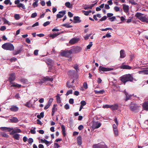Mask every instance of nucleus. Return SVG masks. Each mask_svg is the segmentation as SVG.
Listing matches in <instances>:
<instances>
[{
	"mask_svg": "<svg viewBox=\"0 0 148 148\" xmlns=\"http://www.w3.org/2000/svg\"><path fill=\"white\" fill-rule=\"evenodd\" d=\"M9 120L10 122L12 123H16L18 121V120L16 117H11Z\"/></svg>",
	"mask_w": 148,
	"mask_h": 148,
	"instance_id": "9b49d317",
	"label": "nucleus"
},
{
	"mask_svg": "<svg viewBox=\"0 0 148 148\" xmlns=\"http://www.w3.org/2000/svg\"><path fill=\"white\" fill-rule=\"evenodd\" d=\"M6 29V27L5 26H1L0 28V30L1 31H4Z\"/></svg>",
	"mask_w": 148,
	"mask_h": 148,
	"instance_id": "3c124183",
	"label": "nucleus"
},
{
	"mask_svg": "<svg viewBox=\"0 0 148 148\" xmlns=\"http://www.w3.org/2000/svg\"><path fill=\"white\" fill-rule=\"evenodd\" d=\"M14 97L15 98L18 99L20 98V97L19 95V94L18 93H16V95L14 96Z\"/></svg>",
	"mask_w": 148,
	"mask_h": 148,
	"instance_id": "69168bd1",
	"label": "nucleus"
},
{
	"mask_svg": "<svg viewBox=\"0 0 148 148\" xmlns=\"http://www.w3.org/2000/svg\"><path fill=\"white\" fill-rule=\"evenodd\" d=\"M12 132L10 133V134H14L17 133H20L21 132V130L20 129L18 128H15L12 130Z\"/></svg>",
	"mask_w": 148,
	"mask_h": 148,
	"instance_id": "9d476101",
	"label": "nucleus"
},
{
	"mask_svg": "<svg viewBox=\"0 0 148 148\" xmlns=\"http://www.w3.org/2000/svg\"><path fill=\"white\" fill-rule=\"evenodd\" d=\"M124 93L126 97L125 100L127 101L128 100L130 99V98L132 96V95H129L127 92L125 91V90L124 91Z\"/></svg>",
	"mask_w": 148,
	"mask_h": 148,
	"instance_id": "6ab92c4d",
	"label": "nucleus"
},
{
	"mask_svg": "<svg viewBox=\"0 0 148 148\" xmlns=\"http://www.w3.org/2000/svg\"><path fill=\"white\" fill-rule=\"evenodd\" d=\"M114 9L116 12H118L120 10V8L117 6H115L114 8Z\"/></svg>",
	"mask_w": 148,
	"mask_h": 148,
	"instance_id": "0e129e2a",
	"label": "nucleus"
},
{
	"mask_svg": "<svg viewBox=\"0 0 148 148\" xmlns=\"http://www.w3.org/2000/svg\"><path fill=\"white\" fill-rule=\"evenodd\" d=\"M44 112H42L40 113V114L38 115L37 116V117L39 119H41V118H42L44 117Z\"/></svg>",
	"mask_w": 148,
	"mask_h": 148,
	"instance_id": "f704fd0d",
	"label": "nucleus"
},
{
	"mask_svg": "<svg viewBox=\"0 0 148 148\" xmlns=\"http://www.w3.org/2000/svg\"><path fill=\"white\" fill-rule=\"evenodd\" d=\"M2 47L4 49L10 51H13L14 49V47L11 43H7L3 44Z\"/></svg>",
	"mask_w": 148,
	"mask_h": 148,
	"instance_id": "f03ea898",
	"label": "nucleus"
},
{
	"mask_svg": "<svg viewBox=\"0 0 148 148\" xmlns=\"http://www.w3.org/2000/svg\"><path fill=\"white\" fill-rule=\"evenodd\" d=\"M61 128L62 129V134L64 136H65L66 135V133L65 130V127L63 125H62Z\"/></svg>",
	"mask_w": 148,
	"mask_h": 148,
	"instance_id": "c756f323",
	"label": "nucleus"
},
{
	"mask_svg": "<svg viewBox=\"0 0 148 148\" xmlns=\"http://www.w3.org/2000/svg\"><path fill=\"white\" fill-rule=\"evenodd\" d=\"M53 80V77H50L48 76L44 77L42 78V80L45 82L47 81L52 82Z\"/></svg>",
	"mask_w": 148,
	"mask_h": 148,
	"instance_id": "2eb2a0df",
	"label": "nucleus"
},
{
	"mask_svg": "<svg viewBox=\"0 0 148 148\" xmlns=\"http://www.w3.org/2000/svg\"><path fill=\"white\" fill-rule=\"evenodd\" d=\"M129 106L130 110L133 111L136 110L139 107L138 105L134 103V102H132Z\"/></svg>",
	"mask_w": 148,
	"mask_h": 148,
	"instance_id": "7ed1b4c3",
	"label": "nucleus"
},
{
	"mask_svg": "<svg viewBox=\"0 0 148 148\" xmlns=\"http://www.w3.org/2000/svg\"><path fill=\"white\" fill-rule=\"evenodd\" d=\"M114 133L116 136H118L119 134V132L117 129L114 130Z\"/></svg>",
	"mask_w": 148,
	"mask_h": 148,
	"instance_id": "de8ad7c7",
	"label": "nucleus"
},
{
	"mask_svg": "<svg viewBox=\"0 0 148 148\" xmlns=\"http://www.w3.org/2000/svg\"><path fill=\"white\" fill-rule=\"evenodd\" d=\"M94 92H95V94H103L104 91L103 90H95Z\"/></svg>",
	"mask_w": 148,
	"mask_h": 148,
	"instance_id": "473e14b6",
	"label": "nucleus"
},
{
	"mask_svg": "<svg viewBox=\"0 0 148 148\" xmlns=\"http://www.w3.org/2000/svg\"><path fill=\"white\" fill-rule=\"evenodd\" d=\"M82 50V48L79 47H77L74 49V50L76 53L79 52Z\"/></svg>",
	"mask_w": 148,
	"mask_h": 148,
	"instance_id": "cd10ccee",
	"label": "nucleus"
},
{
	"mask_svg": "<svg viewBox=\"0 0 148 148\" xmlns=\"http://www.w3.org/2000/svg\"><path fill=\"white\" fill-rule=\"evenodd\" d=\"M134 0H129V2L131 3L132 5H136L137 4V2L138 0H136L135 1H134Z\"/></svg>",
	"mask_w": 148,
	"mask_h": 148,
	"instance_id": "7c9ffc66",
	"label": "nucleus"
},
{
	"mask_svg": "<svg viewBox=\"0 0 148 148\" xmlns=\"http://www.w3.org/2000/svg\"><path fill=\"white\" fill-rule=\"evenodd\" d=\"M10 110L13 112H16L18 110V107L15 106H12L10 108Z\"/></svg>",
	"mask_w": 148,
	"mask_h": 148,
	"instance_id": "aec40b11",
	"label": "nucleus"
},
{
	"mask_svg": "<svg viewBox=\"0 0 148 148\" xmlns=\"http://www.w3.org/2000/svg\"><path fill=\"white\" fill-rule=\"evenodd\" d=\"M140 21L143 22H146L148 23V17L146 15L144 16H143Z\"/></svg>",
	"mask_w": 148,
	"mask_h": 148,
	"instance_id": "b1692460",
	"label": "nucleus"
},
{
	"mask_svg": "<svg viewBox=\"0 0 148 148\" xmlns=\"http://www.w3.org/2000/svg\"><path fill=\"white\" fill-rule=\"evenodd\" d=\"M0 129L3 131L10 132L13 129V128L1 127H0Z\"/></svg>",
	"mask_w": 148,
	"mask_h": 148,
	"instance_id": "f8f14e48",
	"label": "nucleus"
},
{
	"mask_svg": "<svg viewBox=\"0 0 148 148\" xmlns=\"http://www.w3.org/2000/svg\"><path fill=\"white\" fill-rule=\"evenodd\" d=\"M103 108H110V105L107 104L104 105L103 106Z\"/></svg>",
	"mask_w": 148,
	"mask_h": 148,
	"instance_id": "6e6d98bb",
	"label": "nucleus"
},
{
	"mask_svg": "<svg viewBox=\"0 0 148 148\" xmlns=\"http://www.w3.org/2000/svg\"><path fill=\"white\" fill-rule=\"evenodd\" d=\"M40 3L41 4V5L42 6H44L45 5V2L43 0H42L40 2Z\"/></svg>",
	"mask_w": 148,
	"mask_h": 148,
	"instance_id": "338daca9",
	"label": "nucleus"
},
{
	"mask_svg": "<svg viewBox=\"0 0 148 148\" xmlns=\"http://www.w3.org/2000/svg\"><path fill=\"white\" fill-rule=\"evenodd\" d=\"M133 78L132 75L130 74H128L124 75L121 77V81L124 84L128 81L132 82Z\"/></svg>",
	"mask_w": 148,
	"mask_h": 148,
	"instance_id": "f257e3e1",
	"label": "nucleus"
},
{
	"mask_svg": "<svg viewBox=\"0 0 148 148\" xmlns=\"http://www.w3.org/2000/svg\"><path fill=\"white\" fill-rule=\"evenodd\" d=\"M66 86L69 88H73V86L72 85L70 84L69 81H68L66 83Z\"/></svg>",
	"mask_w": 148,
	"mask_h": 148,
	"instance_id": "79ce46f5",
	"label": "nucleus"
},
{
	"mask_svg": "<svg viewBox=\"0 0 148 148\" xmlns=\"http://www.w3.org/2000/svg\"><path fill=\"white\" fill-rule=\"evenodd\" d=\"M64 107L66 110H68L69 108V105L67 103L64 106Z\"/></svg>",
	"mask_w": 148,
	"mask_h": 148,
	"instance_id": "e2e57ef3",
	"label": "nucleus"
},
{
	"mask_svg": "<svg viewBox=\"0 0 148 148\" xmlns=\"http://www.w3.org/2000/svg\"><path fill=\"white\" fill-rule=\"evenodd\" d=\"M123 8L125 12L127 13L128 12L129 10V6L128 5L125 4H123Z\"/></svg>",
	"mask_w": 148,
	"mask_h": 148,
	"instance_id": "ddd939ff",
	"label": "nucleus"
},
{
	"mask_svg": "<svg viewBox=\"0 0 148 148\" xmlns=\"http://www.w3.org/2000/svg\"><path fill=\"white\" fill-rule=\"evenodd\" d=\"M65 5L66 7L69 8H72V5H71L69 2H66L65 3Z\"/></svg>",
	"mask_w": 148,
	"mask_h": 148,
	"instance_id": "2f4dec72",
	"label": "nucleus"
},
{
	"mask_svg": "<svg viewBox=\"0 0 148 148\" xmlns=\"http://www.w3.org/2000/svg\"><path fill=\"white\" fill-rule=\"evenodd\" d=\"M77 141L78 144L79 145H81L82 144V139L81 136H79L77 137Z\"/></svg>",
	"mask_w": 148,
	"mask_h": 148,
	"instance_id": "bb28decb",
	"label": "nucleus"
},
{
	"mask_svg": "<svg viewBox=\"0 0 148 148\" xmlns=\"http://www.w3.org/2000/svg\"><path fill=\"white\" fill-rule=\"evenodd\" d=\"M66 51H63L61 53V55L62 56H65V55H66Z\"/></svg>",
	"mask_w": 148,
	"mask_h": 148,
	"instance_id": "864d4df0",
	"label": "nucleus"
},
{
	"mask_svg": "<svg viewBox=\"0 0 148 148\" xmlns=\"http://www.w3.org/2000/svg\"><path fill=\"white\" fill-rule=\"evenodd\" d=\"M2 20L4 22V23L5 24H7L8 25H10V22L7 21L6 19L5 18H2Z\"/></svg>",
	"mask_w": 148,
	"mask_h": 148,
	"instance_id": "4c0bfd02",
	"label": "nucleus"
},
{
	"mask_svg": "<svg viewBox=\"0 0 148 148\" xmlns=\"http://www.w3.org/2000/svg\"><path fill=\"white\" fill-rule=\"evenodd\" d=\"M143 106L144 109L145 110H148V101L145 102L143 103Z\"/></svg>",
	"mask_w": 148,
	"mask_h": 148,
	"instance_id": "393cba45",
	"label": "nucleus"
},
{
	"mask_svg": "<svg viewBox=\"0 0 148 148\" xmlns=\"http://www.w3.org/2000/svg\"><path fill=\"white\" fill-rule=\"evenodd\" d=\"M56 100L58 103H60L61 102L60 98V95L58 94L56 96Z\"/></svg>",
	"mask_w": 148,
	"mask_h": 148,
	"instance_id": "58836bf2",
	"label": "nucleus"
},
{
	"mask_svg": "<svg viewBox=\"0 0 148 148\" xmlns=\"http://www.w3.org/2000/svg\"><path fill=\"white\" fill-rule=\"evenodd\" d=\"M113 69L112 68H108L103 67L102 66H100L99 67V69L100 71H112L113 70Z\"/></svg>",
	"mask_w": 148,
	"mask_h": 148,
	"instance_id": "0eeeda50",
	"label": "nucleus"
},
{
	"mask_svg": "<svg viewBox=\"0 0 148 148\" xmlns=\"http://www.w3.org/2000/svg\"><path fill=\"white\" fill-rule=\"evenodd\" d=\"M93 148H107V147L105 144H101L100 143L96 144L93 145Z\"/></svg>",
	"mask_w": 148,
	"mask_h": 148,
	"instance_id": "423d86ee",
	"label": "nucleus"
},
{
	"mask_svg": "<svg viewBox=\"0 0 148 148\" xmlns=\"http://www.w3.org/2000/svg\"><path fill=\"white\" fill-rule=\"evenodd\" d=\"M72 92H73V90H68L67 91V92H66V96H68L69 94H72Z\"/></svg>",
	"mask_w": 148,
	"mask_h": 148,
	"instance_id": "8fccbe9b",
	"label": "nucleus"
},
{
	"mask_svg": "<svg viewBox=\"0 0 148 148\" xmlns=\"http://www.w3.org/2000/svg\"><path fill=\"white\" fill-rule=\"evenodd\" d=\"M39 1H35L32 4V6L34 8L37 7L38 5V2Z\"/></svg>",
	"mask_w": 148,
	"mask_h": 148,
	"instance_id": "ea45409f",
	"label": "nucleus"
},
{
	"mask_svg": "<svg viewBox=\"0 0 148 148\" xmlns=\"http://www.w3.org/2000/svg\"><path fill=\"white\" fill-rule=\"evenodd\" d=\"M54 147L55 148H58L60 147V146L57 143H55L54 144Z\"/></svg>",
	"mask_w": 148,
	"mask_h": 148,
	"instance_id": "4d7b16f0",
	"label": "nucleus"
},
{
	"mask_svg": "<svg viewBox=\"0 0 148 148\" xmlns=\"http://www.w3.org/2000/svg\"><path fill=\"white\" fill-rule=\"evenodd\" d=\"M11 85L10 86L11 87H18V88H20L21 86V85L20 84H13Z\"/></svg>",
	"mask_w": 148,
	"mask_h": 148,
	"instance_id": "c9c22d12",
	"label": "nucleus"
},
{
	"mask_svg": "<svg viewBox=\"0 0 148 148\" xmlns=\"http://www.w3.org/2000/svg\"><path fill=\"white\" fill-rule=\"evenodd\" d=\"M1 135L3 137L5 138H8L9 137V135L5 133H2L1 134Z\"/></svg>",
	"mask_w": 148,
	"mask_h": 148,
	"instance_id": "37998d69",
	"label": "nucleus"
},
{
	"mask_svg": "<svg viewBox=\"0 0 148 148\" xmlns=\"http://www.w3.org/2000/svg\"><path fill=\"white\" fill-rule=\"evenodd\" d=\"M66 11L59 12V13L56 15V17L57 18H60L63 17L64 15L66 14Z\"/></svg>",
	"mask_w": 148,
	"mask_h": 148,
	"instance_id": "1a4fd4ad",
	"label": "nucleus"
},
{
	"mask_svg": "<svg viewBox=\"0 0 148 148\" xmlns=\"http://www.w3.org/2000/svg\"><path fill=\"white\" fill-rule=\"evenodd\" d=\"M14 17L15 19L16 20H18L20 18V16L19 14H16L14 15Z\"/></svg>",
	"mask_w": 148,
	"mask_h": 148,
	"instance_id": "c03bdc74",
	"label": "nucleus"
},
{
	"mask_svg": "<svg viewBox=\"0 0 148 148\" xmlns=\"http://www.w3.org/2000/svg\"><path fill=\"white\" fill-rule=\"evenodd\" d=\"M9 75V81L11 84L13 83V81L15 79V73H12L10 74Z\"/></svg>",
	"mask_w": 148,
	"mask_h": 148,
	"instance_id": "20e7f679",
	"label": "nucleus"
},
{
	"mask_svg": "<svg viewBox=\"0 0 148 148\" xmlns=\"http://www.w3.org/2000/svg\"><path fill=\"white\" fill-rule=\"evenodd\" d=\"M4 3L6 5H7L9 3L10 4V5H11L12 4V3L10 2V0H5L4 1Z\"/></svg>",
	"mask_w": 148,
	"mask_h": 148,
	"instance_id": "a18cd8bd",
	"label": "nucleus"
},
{
	"mask_svg": "<svg viewBox=\"0 0 148 148\" xmlns=\"http://www.w3.org/2000/svg\"><path fill=\"white\" fill-rule=\"evenodd\" d=\"M57 105L56 104H54L52 109V112H55L57 110V109L56 107Z\"/></svg>",
	"mask_w": 148,
	"mask_h": 148,
	"instance_id": "a19ab883",
	"label": "nucleus"
},
{
	"mask_svg": "<svg viewBox=\"0 0 148 148\" xmlns=\"http://www.w3.org/2000/svg\"><path fill=\"white\" fill-rule=\"evenodd\" d=\"M80 40L79 38H73L71 39L69 41V43L71 44H74Z\"/></svg>",
	"mask_w": 148,
	"mask_h": 148,
	"instance_id": "6e6552de",
	"label": "nucleus"
},
{
	"mask_svg": "<svg viewBox=\"0 0 148 148\" xmlns=\"http://www.w3.org/2000/svg\"><path fill=\"white\" fill-rule=\"evenodd\" d=\"M23 49L22 48H21L17 50H15L13 51V54L14 55H15L20 53L21 52V51Z\"/></svg>",
	"mask_w": 148,
	"mask_h": 148,
	"instance_id": "4be33fe9",
	"label": "nucleus"
},
{
	"mask_svg": "<svg viewBox=\"0 0 148 148\" xmlns=\"http://www.w3.org/2000/svg\"><path fill=\"white\" fill-rule=\"evenodd\" d=\"M119 106L117 103H115L114 104L110 105V108L113 110H117Z\"/></svg>",
	"mask_w": 148,
	"mask_h": 148,
	"instance_id": "4468645a",
	"label": "nucleus"
},
{
	"mask_svg": "<svg viewBox=\"0 0 148 148\" xmlns=\"http://www.w3.org/2000/svg\"><path fill=\"white\" fill-rule=\"evenodd\" d=\"M16 6L19 8H21L24 9H25L24 5L22 3H19V4H18Z\"/></svg>",
	"mask_w": 148,
	"mask_h": 148,
	"instance_id": "72a5a7b5",
	"label": "nucleus"
},
{
	"mask_svg": "<svg viewBox=\"0 0 148 148\" xmlns=\"http://www.w3.org/2000/svg\"><path fill=\"white\" fill-rule=\"evenodd\" d=\"M74 21L73 22L74 23H79L81 22L80 18L78 16H74L73 17Z\"/></svg>",
	"mask_w": 148,
	"mask_h": 148,
	"instance_id": "412c9836",
	"label": "nucleus"
},
{
	"mask_svg": "<svg viewBox=\"0 0 148 148\" xmlns=\"http://www.w3.org/2000/svg\"><path fill=\"white\" fill-rule=\"evenodd\" d=\"M120 67L121 69H132V67L129 65L123 64H122Z\"/></svg>",
	"mask_w": 148,
	"mask_h": 148,
	"instance_id": "dca6fc26",
	"label": "nucleus"
},
{
	"mask_svg": "<svg viewBox=\"0 0 148 148\" xmlns=\"http://www.w3.org/2000/svg\"><path fill=\"white\" fill-rule=\"evenodd\" d=\"M144 14L140 13L137 12L135 16L137 18L140 20H141Z\"/></svg>",
	"mask_w": 148,
	"mask_h": 148,
	"instance_id": "a211bd4d",
	"label": "nucleus"
},
{
	"mask_svg": "<svg viewBox=\"0 0 148 148\" xmlns=\"http://www.w3.org/2000/svg\"><path fill=\"white\" fill-rule=\"evenodd\" d=\"M101 125V124L100 123L97 122H93L92 126L93 129L94 130L99 127Z\"/></svg>",
	"mask_w": 148,
	"mask_h": 148,
	"instance_id": "39448f33",
	"label": "nucleus"
},
{
	"mask_svg": "<svg viewBox=\"0 0 148 148\" xmlns=\"http://www.w3.org/2000/svg\"><path fill=\"white\" fill-rule=\"evenodd\" d=\"M81 106H84L85 105L86 103V102L84 101H82L81 102Z\"/></svg>",
	"mask_w": 148,
	"mask_h": 148,
	"instance_id": "13d9d810",
	"label": "nucleus"
},
{
	"mask_svg": "<svg viewBox=\"0 0 148 148\" xmlns=\"http://www.w3.org/2000/svg\"><path fill=\"white\" fill-rule=\"evenodd\" d=\"M37 15V13L36 12H34L32 13L31 16L32 18H34Z\"/></svg>",
	"mask_w": 148,
	"mask_h": 148,
	"instance_id": "603ef678",
	"label": "nucleus"
},
{
	"mask_svg": "<svg viewBox=\"0 0 148 148\" xmlns=\"http://www.w3.org/2000/svg\"><path fill=\"white\" fill-rule=\"evenodd\" d=\"M62 26L66 27V28H69L72 27V26L71 25H69L67 24H64L62 25Z\"/></svg>",
	"mask_w": 148,
	"mask_h": 148,
	"instance_id": "49530a36",
	"label": "nucleus"
},
{
	"mask_svg": "<svg viewBox=\"0 0 148 148\" xmlns=\"http://www.w3.org/2000/svg\"><path fill=\"white\" fill-rule=\"evenodd\" d=\"M33 142V140L32 138H29L28 140V142L29 144L31 145L32 143Z\"/></svg>",
	"mask_w": 148,
	"mask_h": 148,
	"instance_id": "09e8293b",
	"label": "nucleus"
},
{
	"mask_svg": "<svg viewBox=\"0 0 148 148\" xmlns=\"http://www.w3.org/2000/svg\"><path fill=\"white\" fill-rule=\"evenodd\" d=\"M53 98H50L49 100V101L48 102V103L51 105V103H52V102H53Z\"/></svg>",
	"mask_w": 148,
	"mask_h": 148,
	"instance_id": "bf43d9fd",
	"label": "nucleus"
},
{
	"mask_svg": "<svg viewBox=\"0 0 148 148\" xmlns=\"http://www.w3.org/2000/svg\"><path fill=\"white\" fill-rule=\"evenodd\" d=\"M107 18V16H103L100 19V20L101 21H104L106 20Z\"/></svg>",
	"mask_w": 148,
	"mask_h": 148,
	"instance_id": "774afa93",
	"label": "nucleus"
},
{
	"mask_svg": "<svg viewBox=\"0 0 148 148\" xmlns=\"http://www.w3.org/2000/svg\"><path fill=\"white\" fill-rule=\"evenodd\" d=\"M60 34V33H55L53 34H50L49 36L52 37L53 38H54Z\"/></svg>",
	"mask_w": 148,
	"mask_h": 148,
	"instance_id": "c85d7f7f",
	"label": "nucleus"
},
{
	"mask_svg": "<svg viewBox=\"0 0 148 148\" xmlns=\"http://www.w3.org/2000/svg\"><path fill=\"white\" fill-rule=\"evenodd\" d=\"M120 57L121 58H124L126 56V54L125 53L124 50L122 49L120 51Z\"/></svg>",
	"mask_w": 148,
	"mask_h": 148,
	"instance_id": "5701e85b",
	"label": "nucleus"
},
{
	"mask_svg": "<svg viewBox=\"0 0 148 148\" xmlns=\"http://www.w3.org/2000/svg\"><path fill=\"white\" fill-rule=\"evenodd\" d=\"M40 142L42 143H45L46 144V145H47V146H48L49 145L51 144V143H50V142L47 141V140H45V139H40Z\"/></svg>",
	"mask_w": 148,
	"mask_h": 148,
	"instance_id": "f3484780",
	"label": "nucleus"
},
{
	"mask_svg": "<svg viewBox=\"0 0 148 148\" xmlns=\"http://www.w3.org/2000/svg\"><path fill=\"white\" fill-rule=\"evenodd\" d=\"M92 42H90V44L88 45L87 47V49H90V47H92Z\"/></svg>",
	"mask_w": 148,
	"mask_h": 148,
	"instance_id": "680f3d73",
	"label": "nucleus"
},
{
	"mask_svg": "<svg viewBox=\"0 0 148 148\" xmlns=\"http://www.w3.org/2000/svg\"><path fill=\"white\" fill-rule=\"evenodd\" d=\"M50 23V22L49 21H47L45 23H44L43 25V26H45H45H47V25H49V24Z\"/></svg>",
	"mask_w": 148,
	"mask_h": 148,
	"instance_id": "5fc2aeb1",
	"label": "nucleus"
},
{
	"mask_svg": "<svg viewBox=\"0 0 148 148\" xmlns=\"http://www.w3.org/2000/svg\"><path fill=\"white\" fill-rule=\"evenodd\" d=\"M116 19V17L115 16H113L112 17L109 18L108 19L111 21H114L115 19Z\"/></svg>",
	"mask_w": 148,
	"mask_h": 148,
	"instance_id": "052dcab7",
	"label": "nucleus"
},
{
	"mask_svg": "<svg viewBox=\"0 0 148 148\" xmlns=\"http://www.w3.org/2000/svg\"><path fill=\"white\" fill-rule=\"evenodd\" d=\"M13 135V137L15 139L17 140H19L20 134H11Z\"/></svg>",
	"mask_w": 148,
	"mask_h": 148,
	"instance_id": "a878e982",
	"label": "nucleus"
},
{
	"mask_svg": "<svg viewBox=\"0 0 148 148\" xmlns=\"http://www.w3.org/2000/svg\"><path fill=\"white\" fill-rule=\"evenodd\" d=\"M82 12L84 13V14L88 16V15L89 13H90L92 12L91 10H89V11H85V10H82Z\"/></svg>",
	"mask_w": 148,
	"mask_h": 148,
	"instance_id": "e433bc0d",
	"label": "nucleus"
}]
</instances>
